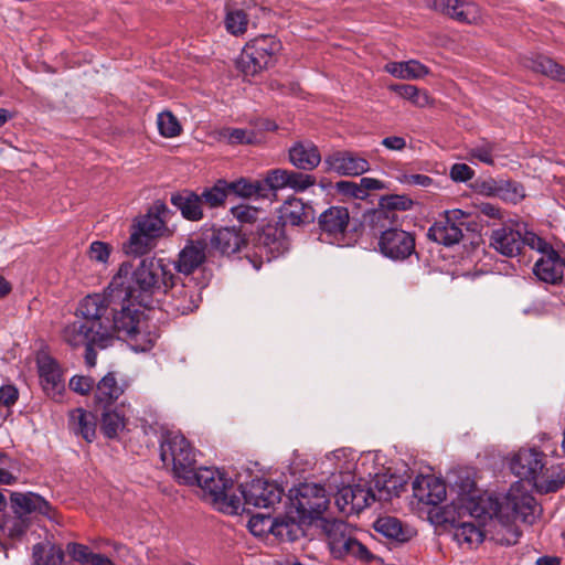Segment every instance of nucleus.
Returning a JSON list of instances; mask_svg holds the SVG:
<instances>
[{"instance_id": "1", "label": "nucleus", "mask_w": 565, "mask_h": 565, "mask_svg": "<svg viewBox=\"0 0 565 565\" xmlns=\"http://www.w3.org/2000/svg\"><path fill=\"white\" fill-rule=\"evenodd\" d=\"M102 295L105 296L109 311L103 318L104 333L99 342L110 347L115 339H122L137 352L149 351L154 345L158 333L149 324L145 312L136 307L138 303L124 296L118 302L114 289L105 290Z\"/></svg>"}, {"instance_id": "2", "label": "nucleus", "mask_w": 565, "mask_h": 565, "mask_svg": "<svg viewBox=\"0 0 565 565\" xmlns=\"http://www.w3.org/2000/svg\"><path fill=\"white\" fill-rule=\"evenodd\" d=\"M174 278L169 266L162 258L146 257L132 269L131 264L124 263L118 274L113 278L106 290L122 296L127 300L136 301L139 306H147V299L157 290L167 291L169 282Z\"/></svg>"}, {"instance_id": "3", "label": "nucleus", "mask_w": 565, "mask_h": 565, "mask_svg": "<svg viewBox=\"0 0 565 565\" xmlns=\"http://www.w3.org/2000/svg\"><path fill=\"white\" fill-rule=\"evenodd\" d=\"M109 311L105 296L99 294L86 296L77 308L83 320H76L66 324L62 331L63 340L73 348L95 344L98 349H106L99 342L103 337V318Z\"/></svg>"}, {"instance_id": "4", "label": "nucleus", "mask_w": 565, "mask_h": 565, "mask_svg": "<svg viewBox=\"0 0 565 565\" xmlns=\"http://www.w3.org/2000/svg\"><path fill=\"white\" fill-rule=\"evenodd\" d=\"M168 213V206L156 201L146 214L137 216L129 239L124 244L125 253L135 257L143 256L156 247L158 238L170 236L171 232L166 224Z\"/></svg>"}, {"instance_id": "5", "label": "nucleus", "mask_w": 565, "mask_h": 565, "mask_svg": "<svg viewBox=\"0 0 565 565\" xmlns=\"http://www.w3.org/2000/svg\"><path fill=\"white\" fill-rule=\"evenodd\" d=\"M186 486L200 487L204 495L211 500L213 505L228 514H237L241 510V499L234 494H230L233 481L227 478L224 472L218 469L201 467L194 470V478Z\"/></svg>"}, {"instance_id": "6", "label": "nucleus", "mask_w": 565, "mask_h": 565, "mask_svg": "<svg viewBox=\"0 0 565 565\" xmlns=\"http://www.w3.org/2000/svg\"><path fill=\"white\" fill-rule=\"evenodd\" d=\"M160 457L164 465H171L174 478L179 483L193 480L196 469L195 450L188 439L174 431L162 436Z\"/></svg>"}, {"instance_id": "7", "label": "nucleus", "mask_w": 565, "mask_h": 565, "mask_svg": "<svg viewBox=\"0 0 565 565\" xmlns=\"http://www.w3.org/2000/svg\"><path fill=\"white\" fill-rule=\"evenodd\" d=\"M281 42L274 35H262L250 40L241 54L238 65L245 75L254 76L271 66L281 51Z\"/></svg>"}, {"instance_id": "8", "label": "nucleus", "mask_w": 565, "mask_h": 565, "mask_svg": "<svg viewBox=\"0 0 565 565\" xmlns=\"http://www.w3.org/2000/svg\"><path fill=\"white\" fill-rule=\"evenodd\" d=\"M322 529L328 537L332 554L335 557L352 555L359 559L371 562L372 553L352 536L349 524L342 520H323Z\"/></svg>"}, {"instance_id": "9", "label": "nucleus", "mask_w": 565, "mask_h": 565, "mask_svg": "<svg viewBox=\"0 0 565 565\" xmlns=\"http://www.w3.org/2000/svg\"><path fill=\"white\" fill-rule=\"evenodd\" d=\"M290 493L291 508L301 521L311 523L320 519L328 508L326 489L318 483H301Z\"/></svg>"}, {"instance_id": "10", "label": "nucleus", "mask_w": 565, "mask_h": 565, "mask_svg": "<svg viewBox=\"0 0 565 565\" xmlns=\"http://www.w3.org/2000/svg\"><path fill=\"white\" fill-rule=\"evenodd\" d=\"M541 513L535 498L524 490L519 482L508 491L503 502L495 509V515L500 519L521 520L523 523L533 524Z\"/></svg>"}, {"instance_id": "11", "label": "nucleus", "mask_w": 565, "mask_h": 565, "mask_svg": "<svg viewBox=\"0 0 565 565\" xmlns=\"http://www.w3.org/2000/svg\"><path fill=\"white\" fill-rule=\"evenodd\" d=\"M530 248L541 254L533 266L535 277L548 285L561 284L565 271V260L553 246L540 236H530Z\"/></svg>"}, {"instance_id": "12", "label": "nucleus", "mask_w": 565, "mask_h": 565, "mask_svg": "<svg viewBox=\"0 0 565 565\" xmlns=\"http://www.w3.org/2000/svg\"><path fill=\"white\" fill-rule=\"evenodd\" d=\"M380 231L379 250L386 258L403 262L416 253L415 235L395 225H387Z\"/></svg>"}, {"instance_id": "13", "label": "nucleus", "mask_w": 565, "mask_h": 565, "mask_svg": "<svg viewBox=\"0 0 565 565\" xmlns=\"http://www.w3.org/2000/svg\"><path fill=\"white\" fill-rule=\"evenodd\" d=\"M530 236L537 235L530 231H523L519 223H508L491 232L489 244L497 253L512 258L519 256L525 245L530 247Z\"/></svg>"}, {"instance_id": "14", "label": "nucleus", "mask_w": 565, "mask_h": 565, "mask_svg": "<svg viewBox=\"0 0 565 565\" xmlns=\"http://www.w3.org/2000/svg\"><path fill=\"white\" fill-rule=\"evenodd\" d=\"M252 243L258 249L260 257L265 255L268 262L288 249L282 226L271 223L258 226L252 236Z\"/></svg>"}, {"instance_id": "15", "label": "nucleus", "mask_w": 565, "mask_h": 565, "mask_svg": "<svg viewBox=\"0 0 565 565\" xmlns=\"http://www.w3.org/2000/svg\"><path fill=\"white\" fill-rule=\"evenodd\" d=\"M244 504L255 508H270L279 503L284 490L276 483L264 479H253L241 486Z\"/></svg>"}, {"instance_id": "16", "label": "nucleus", "mask_w": 565, "mask_h": 565, "mask_svg": "<svg viewBox=\"0 0 565 565\" xmlns=\"http://www.w3.org/2000/svg\"><path fill=\"white\" fill-rule=\"evenodd\" d=\"M174 279L175 277L168 285L171 294V300L169 301L171 311L175 315L193 312L201 301V288L190 277H186V281L181 284L175 282Z\"/></svg>"}, {"instance_id": "17", "label": "nucleus", "mask_w": 565, "mask_h": 565, "mask_svg": "<svg viewBox=\"0 0 565 565\" xmlns=\"http://www.w3.org/2000/svg\"><path fill=\"white\" fill-rule=\"evenodd\" d=\"M414 202L406 195L391 194L380 199L379 207L372 213L373 228H384L387 225H396L397 212L411 210Z\"/></svg>"}, {"instance_id": "18", "label": "nucleus", "mask_w": 565, "mask_h": 565, "mask_svg": "<svg viewBox=\"0 0 565 565\" xmlns=\"http://www.w3.org/2000/svg\"><path fill=\"white\" fill-rule=\"evenodd\" d=\"M375 501L370 488L361 484H348L338 489L335 504L345 514L359 513Z\"/></svg>"}, {"instance_id": "19", "label": "nucleus", "mask_w": 565, "mask_h": 565, "mask_svg": "<svg viewBox=\"0 0 565 565\" xmlns=\"http://www.w3.org/2000/svg\"><path fill=\"white\" fill-rule=\"evenodd\" d=\"M38 372L44 393L54 401H61L65 391V382L57 362L43 354L38 356Z\"/></svg>"}, {"instance_id": "20", "label": "nucleus", "mask_w": 565, "mask_h": 565, "mask_svg": "<svg viewBox=\"0 0 565 565\" xmlns=\"http://www.w3.org/2000/svg\"><path fill=\"white\" fill-rule=\"evenodd\" d=\"M207 257V239L198 237L186 241L174 262V269L189 277L203 265Z\"/></svg>"}, {"instance_id": "21", "label": "nucleus", "mask_w": 565, "mask_h": 565, "mask_svg": "<svg viewBox=\"0 0 565 565\" xmlns=\"http://www.w3.org/2000/svg\"><path fill=\"white\" fill-rule=\"evenodd\" d=\"M328 172L339 175H361L370 170L369 161L351 151H335L324 158Z\"/></svg>"}, {"instance_id": "22", "label": "nucleus", "mask_w": 565, "mask_h": 565, "mask_svg": "<svg viewBox=\"0 0 565 565\" xmlns=\"http://www.w3.org/2000/svg\"><path fill=\"white\" fill-rule=\"evenodd\" d=\"M544 454L535 449H521L512 458L511 471L522 480L534 482L544 468Z\"/></svg>"}, {"instance_id": "23", "label": "nucleus", "mask_w": 565, "mask_h": 565, "mask_svg": "<svg viewBox=\"0 0 565 565\" xmlns=\"http://www.w3.org/2000/svg\"><path fill=\"white\" fill-rule=\"evenodd\" d=\"M350 215L347 207L331 206L318 217L321 235H324L331 243L343 238L349 225Z\"/></svg>"}, {"instance_id": "24", "label": "nucleus", "mask_w": 565, "mask_h": 565, "mask_svg": "<svg viewBox=\"0 0 565 565\" xmlns=\"http://www.w3.org/2000/svg\"><path fill=\"white\" fill-rule=\"evenodd\" d=\"M412 487L414 497L424 504L437 505L446 499L445 483L434 476H418Z\"/></svg>"}, {"instance_id": "25", "label": "nucleus", "mask_w": 565, "mask_h": 565, "mask_svg": "<svg viewBox=\"0 0 565 565\" xmlns=\"http://www.w3.org/2000/svg\"><path fill=\"white\" fill-rule=\"evenodd\" d=\"M279 218L282 225L303 226L315 221L316 211L301 199L290 198L280 207Z\"/></svg>"}, {"instance_id": "26", "label": "nucleus", "mask_w": 565, "mask_h": 565, "mask_svg": "<svg viewBox=\"0 0 565 565\" xmlns=\"http://www.w3.org/2000/svg\"><path fill=\"white\" fill-rule=\"evenodd\" d=\"M209 241L222 255L235 254L246 245L244 235L235 227L214 230Z\"/></svg>"}, {"instance_id": "27", "label": "nucleus", "mask_w": 565, "mask_h": 565, "mask_svg": "<svg viewBox=\"0 0 565 565\" xmlns=\"http://www.w3.org/2000/svg\"><path fill=\"white\" fill-rule=\"evenodd\" d=\"M429 7L459 22L471 23L478 18L476 4L461 2L459 0H430Z\"/></svg>"}, {"instance_id": "28", "label": "nucleus", "mask_w": 565, "mask_h": 565, "mask_svg": "<svg viewBox=\"0 0 565 565\" xmlns=\"http://www.w3.org/2000/svg\"><path fill=\"white\" fill-rule=\"evenodd\" d=\"M289 161L299 170L312 171L320 164L321 154L313 142L299 141L289 149Z\"/></svg>"}, {"instance_id": "29", "label": "nucleus", "mask_w": 565, "mask_h": 565, "mask_svg": "<svg viewBox=\"0 0 565 565\" xmlns=\"http://www.w3.org/2000/svg\"><path fill=\"white\" fill-rule=\"evenodd\" d=\"M374 530L393 543H406L415 535V531L403 524L397 518L381 516L374 524Z\"/></svg>"}, {"instance_id": "30", "label": "nucleus", "mask_w": 565, "mask_h": 565, "mask_svg": "<svg viewBox=\"0 0 565 565\" xmlns=\"http://www.w3.org/2000/svg\"><path fill=\"white\" fill-rule=\"evenodd\" d=\"M11 502L14 511L20 514H30L38 512L50 519H52L53 508L52 505L41 495L29 492V493H12Z\"/></svg>"}, {"instance_id": "31", "label": "nucleus", "mask_w": 565, "mask_h": 565, "mask_svg": "<svg viewBox=\"0 0 565 565\" xmlns=\"http://www.w3.org/2000/svg\"><path fill=\"white\" fill-rule=\"evenodd\" d=\"M171 204L181 212V215L192 222L203 218L201 196L190 190H183L171 195Z\"/></svg>"}, {"instance_id": "32", "label": "nucleus", "mask_w": 565, "mask_h": 565, "mask_svg": "<svg viewBox=\"0 0 565 565\" xmlns=\"http://www.w3.org/2000/svg\"><path fill=\"white\" fill-rule=\"evenodd\" d=\"M295 511H290L289 515L276 518L273 526V534L281 541L295 542L305 535L303 525L310 524L308 521H301Z\"/></svg>"}, {"instance_id": "33", "label": "nucleus", "mask_w": 565, "mask_h": 565, "mask_svg": "<svg viewBox=\"0 0 565 565\" xmlns=\"http://www.w3.org/2000/svg\"><path fill=\"white\" fill-rule=\"evenodd\" d=\"M125 388L126 385L118 383L115 373L109 372L96 384L95 402L106 408L124 394Z\"/></svg>"}, {"instance_id": "34", "label": "nucleus", "mask_w": 565, "mask_h": 565, "mask_svg": "<svg viewBox=\"0 0 565 565\" xmlns=\"http://www.w3.org/2000/svg\"><path fill=\"white\" fill-rule=\"evenodd\" d=\"M462 236L461 227L456 226L455 223H450L449 220L444 217L436 221L427 232V237L430 241L445 246L458 244L462 239Z\"/></svg>"}, {"instance_id": "35", "label": "nucleus", "mask_w": 565, "mask_h": 565, "mask_svg": "<svg viewBox=\"0 0 565 565\" xmlns=\"http://www.w3.org/2000/svg\"><path fill=\"white\" fill-rule=\"evenodd\" d=\"M384 183L373 178H362L359 182L354 181H339L335 184V189L339 193L353 198V199H365L370 191L384 189Z\"/></svg>"}, {"instance_id": "36", "label": "nucleus", "mask_w": 565, "mask_h": 565, "mask_svg": "<svg viewBox=\"0 0 565 565\" xmlns=\"http://www.w3.org/2000/svg\"><path fill=\"white\" fill-rule=\"evenodd\" d=\"M384 70L401 79H418L429 73V68L416 60L390 62L384 66Z\"/></svg>"}, {"instance_id": "37", "label": "nucleus", "mask_w": 565, "mask_h": 565, "mask_svg": "<svg viewBox=\"0 0 565 565\" xmlns=\"http://www.w3.org/2000/svg\"><path fill=\"white\" fill-rule=\"evenodd\" d=\"M70 423L75 434L92 443L96 434L95 417L92 413L76 408L70 414Z\"/></svg>"}, {"instance_id": "38", "label": "nucleus", "mask_w": 565, "mask_h": 565, "mask_svg": "<svg viewBox=\"0 0 565 565\" xmlns=\"http://www.w3.org/2000/svg\"><path fill=\"white\" fill-rule=\"evenodd\" d=\"M33 558L36 565H62L64 551L53 543H39L33 546Z\"/></svg>"}, {"instance_id": "39", "label": "nucleus", "mask_w": 565, "mask_h": 565, "mask_svg": "<svg viewBox=\"0 0 565 565\" xmlns=\"http://www.w3.org/2000/svg\"><path fill=\"white\" fill-rule=\"evenodd\" d=\"M529 67L553 79L565 82V67L547 56L539 55L531 60Z\"/></svg>"}, {"instance_id": "40", "label": "nucleus", "mask_w": 565, "mask_h": 565, "mask_svg": "<svg viewBox=\"0 0 565 565\" xmlns=\"http://www.w3.org/2000/svg\"><path fill=\"white\" fill-rule=\"evenodd\" d=\"M493 183L494 185L491 190L504 201L516 203L525 196L524 186L520 182L501 179Z\"/></svg>"}, {"instance_id": "41", "label": "nucleus", "mask_w": 565, "mask_h": 565, "mask_svg": "<svg viewBox=\"0 0 565 565\" xmlns=\"http://www.w3.org/2000/svg\"><path fill=\"white\" fill-rule=\"evenodd\" d=\"M455 540L460 544H479L483 541V533L471 522H463L455 526Z\"/></svg>"}, {"instance_id": "42", "label": "nucleus", "mask_w": 565, "mask_h": 565, "mask_svg": "<svg viewBox=\"0 0 565 565\" xmlns=\"http://www.w3.org/2000/svg\"><path fill=\"white\" fill-rule=\"evenodd\" d=\"M391 89L401 97L409 100L416 106L425 107L429 104V96L426 92L420 90L418 87L409 84L392 85Z\"/></svg>"}, {"instance_id": "43", "label": "nucleus", "mask_w": 565, "mask_h": 565, "mask_svg": "<svg viewBox=\"0 0 565 565\" xmlns=\"http://www.w3.org/2000/svg\"><path fill=\"white\" fill-rule=\"evenodd\" d=\"M218 138L230 145H250L254 143L256 135L253 130L226 127L218 131Z\"/></svg>"}, {"instance_id": "44", "label": "nucleus", "mask_w": 565, "mask_h": 565, "mask_svg": "<svg viewBox=\"0 0 565 565\" xmlns=\"http://www.w3.org/2000/svg\"><path fill=\"white\" fill-rule=\"evenodd\" d=\"M225 28L233 35H241L246 32L248 18L244 10H228L225 17Z\"/></svg>"}, {"instance_id": "45", "label": "nucleus", "mask_w": 565, "mask_h": 565, "mask_svg": "<svg viewBox=\"0 0 565 565\" xmlns=\"http://www.w3.org/2000/svg\"><path fill=\"white\" fill-rule=\"evenodd\" d=\"M498 151L497 143L488 140H482L480 143L471 147L468 154L471 159H477L489 166L494 164V153Z\"/></svg>"}, {"instance_id": "46", "label": "nucleus", "mask_w": 565, "mask_h": 565, "mask_svg": "<svg viewBox=\"0 0 565 565\" xmlns=\"http://www.w3.org/2000/svg\"><path fill=\"white\" fill-rule=\"evenodd\" d=\"M157 124L160 135L166 138H173L181 134V125L171 111L160 113Z\"/></svg>"}, {"instance_id": "47", "label": "nucleus", "mask_w": 565, "mask_h": 565, "mask_svg": "<svg viewBox=\"0 0 565 565\" xmlns=\"http://www.w3.org/2000/svg\"><path fill=\"white\" fill-rule=\"evenodd\" d=\"M227 186L225 181H218L214 186L205 189L201 196V203L207 204L210 207L222 205L227 196Z\"/></svg>"}, {"instance_id": "48", "label": "nucleus", "mask_w": 565, "mask_h": 565, "mask_svg": "<svg viewBox=\"0 0 565 565\" xmlns=\"http://www.w3.org/2000/svg\"><path fill=\"white\" fill-rule=\"evenodd\" d=\"M125 427L124 417L117 412H104L102 415V430L108 438H115Z\"/></svg>"}, {"instance_id": "49", "label": "nucleus", "mask_w": 565, "mask_h": 565, "mask_svg": "<svg viewBox=\"0 0 565 565\" xmlns=\"http://www.w3.org/2000/svg\"><path fill=\"white\" fill-rule=\"evenodd\" d=\"M316 184V178L299 171L288 170L287 188L303 192Z\"/></svg>"}, {"instance_id": "50", "label": "nucleus", "mask_w": 565, "mask_h": 565, "mask_svg": "<svg viewBox=\"0 0 565 565\" xmlns=\"http://www.w3.org/2000/svg\"><path fill=\"white\" fill-rule=\"evenodd\" d=\"M227 190L234 192L235 194L243 196V198H249L253 195L260 194L263 190V185L260 182L252 183L248 182L245 179H239L235 182L226 183Z\"/></svg>"}, {"instance_id": "51", "label": "nucleus", "mask_w": 565, "mask_h": 565, "mask_svg": "<svg viewBox=\"0 0 565 565\" xmlns=\"http://www.w3.org/2000/svg\"><path fill=\"white\" fill-rule=\"evenodd\" d=\"M66 552L73 561L82 565H90L93 563V556L97 553L89 551L88 546L79 543H68L66 545Z\"/></svg>"}, {"instance_id": "52", "label": "nucleus", "mask_w": 565, "mask_h": 565, "mask_svg": "<svg viewBox=\"0 0 565 565\" xmlns=\"http://www.w3.org/2000/svg\"><path fill=\"white\" fill-rule=\"evenodd\" d=\"M274 522L275 519H271L270 516L256 514L249 519L247 526L252 534L262 536L266 532L273 533Z\"/></svg>"}, {"instance_id": "53", "label": "nucleus", "mask_w": 565, "mask_h": 565, "mask_svg": "<svg viewBox=\"0 0 565 565\" xmlns=\"http://www.w3.org/2000/svg\"><path fill=\"white\" fill-rule=\"evenodd\" d=\"M233 216L241 223H254L262 213L259 209L247 204H238L231 209Z\"/></svg>"}, {"instance_id": "54", "label": "nucleus", "mask_w": 565, "mask_h": 565, "mask_svg": "<svg viewBox=\"0 0 565 565\" xmlns=\"http://www.w3.org/2000/svg\"><path fill=\"white\" fill-rule=\"evenodd\" d=\"M287 179L288 170L273 169L267 172L265 182L271 190H280L287 188Z\"/></svg>"}, {"instance_id": "55", "label": "nucleus", "mask_w": 565, "mask_h": 565, "mask_svg": "<svg viewBox=\"0 0 565 565\" xmlns=\"http://www.w3.org/2000/svg\"><path fill=\"white\" fill-rule=\"evenodd\" d=\"M95 386L90 376L75 375L70 380V388L81 395L88 394Z\"/></svg>"}, {"instance_id": "56", "label": "nucleus", "mask_w": 565, "mask_h": 565, "mask_svg": "<svg viewBox=\"0 0 565 565\" xmlns=\"http://www.w3.org/2000/svg\"><path fill=\"white\" fill-rule=\"evenodd\" d=\"M89 258L98 263H106L110 255V246L104 242H93L89 246Z\"/></svg>"}, {"instance_id": "57", "label": "nucleus", "mask_w": 565, "mask_h": 565, "mask_svg": "<svg viewBox=\"0 0 565 565\" xmlns=\"http://www.w3.org/2000/svg\"><path fill=\"white\" fill-rule=\"evenodd\" d=\"M449 175L455 182H467L475 177V171L466 163H455Z\"/></svg>"}, {"instance_id": "58", "label": "nucleus", "mask_w": 565, "mask_h": 565, "mask_svg": "<svg viewBox=\"0 0 565 565\" xmlns=\"http://www.w3.org/2000/svg\"><path fill=\"white\" fill-rule=\"evenodd\" d=\"M398 181L403 184L417 185L422 188H428L434 184V180L426 174H407L399 175Z\"/></svg>"}, {"instance_id": "59", "label": "nucleus", "mask_w": 565, "mask_h": 565, "mask_svg": "<svg viewBox=\"0 0 565 565\" xmlns=\"http://www.w3.org/2000/svg\"><path fill=\"white\" fill-rule=\"evenodd\" d=\"M28 524L25 520L22 518H17L11 521L6 522L4 530L8 532L11 537H20L26 531Z\"/></svg>"}, {"instance_id": "60", "label": "nucleus", "mask_w": 565, "mask_h": 565, "mask_svg": "<svg viewBox=\"0 0 565 565\" xmlns=\"http://www.w3.org/2000/svg\"><path fill=\"white\" fill-rule=\"evenodd\" d=\"M19 397V392L13 385H3L0 387V403L6 406L13 405Z\"/></svg>"}, {"instance_id": "61", "label": "nucleus", "mask_w": 565, "mask_h": 565, "mask_svg": "<svg viewBox=\"0 0 565 565\" xmlns=\"http://www.w3.org/2000/svg\"><path fill=\"white\" fill-rule=\"evenodd\" d=\"M381 143L388 150L402 151L406 147V140L399 136H390L382 139Z\"/></svg>"}, {"instance_id": "62", "label": "nucleus", "mask_w": 565, "mask_h": 565, "mask_svg": "<svg viewBox=\"0 0 565 565\" xmlns=\"http://www.w3.org/2000/svg\"><path fill=\"white\" fill-rule=\"evenodd\" d=\"M468 216V213L460 209H454L450 211H446L444 218L449 220L450 223H455L456 226H462L465 225L463 220Z\"/></svg>"}, {"instance_id": "63", "label": "nucleus", "mask_w": 565, "mask_h": 565, "mask_svg": "<svg viewBox=\"0 0 565 565\" xmlns=\"http://www.w3.org/2000/svg\"><path fill=\"white\" fill-rule=\"evenodd\" d=\"M520 536V530L514 526H510L507 529V534L499 539V542L508 546L515 545L519 542Z\"/></svg>"}, {"instance_id": "64", "label": "nucleus", "mask_w": 565, "mask_h": 565, "mask_svg": "<svg viewBox=\"0 0 565 565\" xmlns=\"http://www.w3.org/2000/svg\"><path fill=\"white\" fill-rule=\"evenodd\" d=\"M479 209L483 215H486L490 218H497V220L503 218L502 211L498 206H495L491 203H481Z\"/></svg>"}]
</instances>
